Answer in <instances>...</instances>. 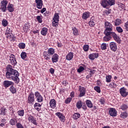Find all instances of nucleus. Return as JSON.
I'll return each instance as SVG.
<instances>
[{
	"label": "nucleus",
	"instance_id": "obj_45",
	"mask_svg": "<svg viewBox=\"0 0 128 128\" xmlns=\"http://www.w3.org/2000/svg\"><path fill=\"white\" fill-rule=\"evenodd\" d=\"M99 102H100L102 105L104 104H106V99L104 98H101L99 100Z\"/></svg>",
	"mask_w": 128,
	"mask_h": 128
},
{
	"label": "nucleus",
	"instance_id": "obj_31",
	"mask_svg": "<svg viewBox=\"0 0 128 128\" xmlns=\"http://www.w3.org/2000/svg\"><path fill=\"white\" fill-rule=\"evenodd\" d=\"M86 71L90 72L89 74L90 76H94V73L96 72V70H94L90 68H87Z\"/></svg>",
	"mask_w": 128,
	"mask_h": 128
},
{
	"label": "nucleus",
	"instance_id": "obj_40",
	"mask_svg": "<svg viewBox=\"0 0 128 128\" xmlns=\"http://www.w3.org/2000/svg\"><path fill=\"white\" fill-rule=\"evenodd\" d=\"M18 114L20 116H24V110H18Z\"/></svg>",
	"mask_w": 128,
	"mask_h": 128
},
{
	"label": "nucleus",
	"instance_id": "obj_9",
	"mask_svg": "<svg viewBox=\"0 0 128 128\" xmlns=\"http://www.w3.org/2000/svg\"><path fill=\"white\" fill-rule=\"evenodd\" d=\"M14 83L12 82V81H10L8 80H5L3 82L2 86L5 88H10L12 86H14Z\"/></svg>",
	"mask_w": 128,
	"mask_h": 128
},
{
	"label": "nucleus",
	"instance_id": "obj_17",
	"mask_svg": "<svg viewBox=\"0 0 128 128\" xmlns=\"http://www.w3.org/2000/svg\"><path fill=\"white\" fill-rule=\"evenodd\" d=\"M52 64L54 62H58V54H54L52 56Z\"/></svg>",
	"mask_w": 128,
	"mask_h": 128
},
{
	"label": "nucleus",
	"instance_id": "obj_60",
	"mask_svg": "<svg viewBox=\"0 0 128 128\" xmlns=\"http://www.w3.org/2000/svg\"><path fill=\"white\" fill-rule=\"evenodd\" d=\"M16 36H12V37H11V40H10L11 42H16Z\"/></svg>",
	"mask_w": 128,
	"mask_h": 128
},
{
	"label": "nucleus",
	"instance_id": "obj_51",
	"mask_svg": "<svg viewBox=\"0 0 128 128\" xmlns=\"http://www.w3.org/2000/svg\"><path fill=\"white\" fill-rule=\"evenodd\" d=\"M94 90H96V92L98 94H100V87L98 86H96L95 87H94Z\"/></svg>",
	"mask_w": 128,
	"mask_h": 128
},
{
	"label": "nucleus",
	"instance_id": "obj_15",
	"mask_svg": "<svg viewBox=\"0 0 128 128\" xmlns=\"http://www.w3.org/2000/svg\"><path fill=\"white\" fill-rule=\"evenodd\" d=\"M35 2L37 8L38 10H42V6H44L42 0H35Z\"/></svg>",
	"mask_w": 128,
	"mask_h": 128
},
{
	"label": "nucleus",
	"instance_id": "obj_5",
	"mask_svg": "<svg viewBox=\"0 0 128 128\" xmlns=\"http://www.w3.org/2000/svg\"><path fill=\"white\" fill-rule=\"evenodd\" d=\"M8 4V2L6 0H1L0 3V10H2V12H6Z\"/></svg>",
	"mask_w": 128,
	"mask_h": 128
},
{
	"label": "nucleus",
	"instance_id": "obj_43",
	"mask_svg": "<svg viewBox=\"0 0 128 128\" xmlns=\"http://www.w3.org/2000/svg\"><path fill=\"white\" fill-rule=\"evenodd\" d=\"M112 75H108L106 76V82H112Z\"/></svg>",
	"mask_w": 128,
	"mask_h": 128
},
{
	"label": "nucleus",
	"instance_id": "obj_47",
	"mask_svg": "<svg viewBox=\"0 0 128 128\" xmlns=\"http://www.w3.org/2000/svg\"><path fill=\"white\" fill-rule=\"evenodd\" d=\"M20 56L22 60H26V52H22L20 54Z\"/></svg>",
	"mask_w": 128,
	"mask_h": 128
},
{
	"label": "nucleus",
	"instance_id": "obj_28",
	"mask_svg": "<svg viewBox=\"0 0 128 128\" xmlns=\"http://www.w3.org/2000/svg\"><path fill=\"white\" fill-rule=\"evenodd\" d=\"M16 122H18V120L15 118H14L10 120L9 124L10 126H16L17 124Z\"/></svg>",
	"mask_w": 128,
	"mask_h": 128
},
{
	"label": "nucleus",
	"instance_id": "obj_32",
	"mask_svg": "<svg viewBox=\"0 0 128 128\" xmlns=\"http://www.w3.org/2000/svg\"><path fill=\"white\" fill-rule=\"evenodd\" d=\"M80 118V114L78 112L74 113L72 116V118L74 120H78Z\"/></svg>",
	"mask_w": 128,
	"mask_h": 128
},
{
	"label": "nucleus",
	"instance_id": "obj_2",
	"mask_svg": "<svg viewBox=\"0 0 128 128\" xmlns=\"http://www.w3.org/2000/svg\"><path fill=\"white\" fill-rule=\"evenodd\" d=\"M104 34L105 35L103 38L104 42H110L112 38H113L116 42H118V36L116 33H107V32H104Z\"/></svg>",
	"mask_w": 128,
	"mask_h": 128
},
{
	"label": "nucleus",
	"instance_id": "obj_59",
	"mask_svg": "<svg viewBox=\"0 0 128 128\" xmlns=\"http://www.w3.org/2000/svg\"><path fill=\"white\" fill-rule=\"evenodd\" d=\"M49 70H50V72L52 74H54V70L53 68H50Z\"/></svg>",
	"mask_w": 128,
	"mask_h": 128
},
{
	"label": "nucleus",
	"instance_id": "obj_7",
	"mask_svg": "<svg viewBox=\"0 0 128 128\" xmlns=\"http://www.w3.org/2000/svg\"><path fill=\"white\" fill-rule=\"evenodd\" d=\"M9 62H10V64L13 66H16L18 64L16 56L14 54H11L10 56Z\"/></svg>",
	"mask_w": 128,
	"mask_h": 128
},
{
	"label": "nucleus",
	"instance_id": "obj_11",
	"mask_svg": "<svg viewBox=\"0 0 128 128\" xmlns=\"http://www.w3.org/2000/svg\"><path fill=\"white\" fill-rule=\"evenodd\" d=\"M55 114L58 116L60 120L62 122H66V116H64L62 113L60 112H57Z\"/></svg>",
	"mask_w": 128,
	"mask_h": 128
},
{
	"label": "nucleus",
	"instance_id": "obj_42",
	"mask_svg": "<svg viewBox=\"0 0 128 128\" xmlns=\"http://www.w3.org/2000/svg\"><path fill=\"white\" fill-rule=\"evenodd\" d=\"M12 32V29L8 27H7L5 34H10Z\"/></svg>",
	"mask_w": 128,
	"mask_h": 128
},
{
	"label": "nucleus",
	"instance_id": "obj_16",
	"mask_svg": "<svg viewBox=\"0 0 128 128\" xmlns=\"http://www.w3.org/2000/svg\"><path fill=\"white\" fill-rule=\"evenodd\" d=\"M28 120L29 122H31V124H33L35 126H37L38 123L36 122V120L34 118V116H32V115L30 116L28 118Z\"/></svg>",
	"mask_w": 128,
	"mask_h": 128
},
{
	"label": "nucleus",
	"instance_id": "obj_50",
	"mask_svg": "<svg viewBox=\"0 0 128 128\" xmlns=\"http://www.w3.org/2000/svg\"><path fill=\"white\" fill-rule=\"evenodd\" d=\"M101 50H106V43H102L100 46Z\"/></svg>",
	"mask_w": 128,
	"mask_h": 128
},
{
	"label": "nucleus",
	"instance_id": "obj_24",
	"mask_svg": "<svg viewBox=\"0 0 128 128\" xmlns=\"http://www.w3.org/2000/svg\"><path fill=\"white\" fill-rule=\"evenodd\" d=\"M118 8L121 12H126V5L122 4V3H118Z\"/></svg>",
	"mask_w": 128,
	"mask_h": 128
},
{
	"label": "nucleus",
	"instance_id": "obj_64",
	"mask_svg": "<svg viewBox=\"0 0 128 128\" xmlns=\"http://www.w3.org/2000/svg\"><path fill=\"white\" fill-rule=\"evenodd\" d=\"M65 90H64V88H62L60 89V94H64V92Z\"/></svg>",
	"mask_w": 128,
	"mask_h": 128
},
{
	"label": "nucleus",
	"instance_id": "obj_1",
	"mask_svg": "<svg viewBox=\"0 0 128 128\" xmlns=\"http://www.w3.org/2000/svg\"><path fill=\"white\" fill-rule=\"evenodd\" d=\"M6 70L7 72L6 74V76L8 80H12L14 82L15 84H18L20 82V73L18 70L12 68V66L8 64L6 66Z\"/></svg>",
	"mask_w": 128,
	"mask_h": 128
},
{
	"label": "nucleus",
	"instance_id": "obj_4",
	"mask_svg": "<svg viewBox=\"0 0 128 128\" xmlns=\"http://www.w3.org/2000/svg\"><path fill=\"white\" fill-rule=\"evenodd\" d=\"M104 32H106L108 34L109 32L111 34H116V32H112L114 30V26L110 22L108 21H106L104 22Z\"/></svg>",
	"mask_w": 128,
	"mask_h": 128
},
{
	"label": "nucleus",
	"instance_id": "obj_38",
	"mask_svg": "<svg viewBox=\"0 0 128 128\" xmlns=\"http://www.w3.org/2000/svg\"><path fill=\"white\" fill-rule=\"evenodd\" d=\"M120 108L122 110H126L128 108V104H122L120 106Z\"/></svg>",
	"mask_w": 128,
	"mask_h": 128
},
{
	"label": "nucleus",
	"instance_id": "obj_13",
	"mask_svg": "<svg viewBox=\"0 0 128 128\" xmlns=\"http://www.w3.org/2000/svg\"><path fill=\"white\" fill-rule=\"evenodd\" d=\"M78 91L80 92L79 94V96L80 98H82V96H84V94H86V88L84 87L80 86L78 88Z\"/></svg>",
	"mask_w": 128,
	"mask_h": 128
},
{
	"label": "nucleus",
	"instance_id": "obj_35",
	"mask_svg": "<svg viewBox=\"0 0 128 128\" xmlns=\"http://www.w3.org/2000/svg\"><path fill=\"white\" fill-rule=\"evenodd\" d=\"M72 34L74 36H78V30L76 27H74L72 28Z\"/></svg>",
	"mask_w": 128,
	"mask_h": 128
},
{
	"label": "nucleus",
	"instance_id": "obj_39",
	"mask_svg": "<svg viewBox=\"0 0 128 128\" xmlns=\"http://www.w3.org/2000/svg\"><path fill=\"white\" fill-rule=\"evenodd\" d=\"M120 118H128V113L126 112H122L120 115Z\"/></svg>",
	"mask_w": 128,
	"mask_h": 128
},
{
	"label": "nucleus",
	"instance_id": "obj_33",
	"mask_svg": "<svg viewBox=\"0 0 128 128\" xmlns=\"http://www.w3.org/2000/svg\"><path fill=\"white\" fill-rule=\"evenodd\" d=\"M9 90L10 92H12V94H16V88H14V85H12L10 88Z\"/></svg>",
	"mask_w": 128,
	"mask_h": 128
},
{
	"label": "nucleus",
	"instance_id": "obj_23",
	"mask_svg": "<svg viewBox=\"0 0 128 128\" xmlns=\"http://www.w3.org/2000/svg\"><path fill=\"white\" fill-rule=\"evenodd\" d=\"M6 9L10 12H13L14 11V4H9L6 7Z\"/></svg>",
	"mask_w": 128,
	"mask_h": 128
},
{
	"label": "nucleus",
	"instance_id": "obj_54",
	"mask_svg": "<svg viewBox=\"0 0 128 128\" xmlns=\"http://www.w3.org/2000/svg\"><path fill=\"white\" fill-rule=\"evenodd\" d=\"M90 46H88V44L84 45L83 46V50L84 52H88V50Z\"/></svg>",
	"mask_w": 128,
	"mask_h": 128
},
{
	"label": "nucleus",
	"instance_id": "obj_63",
	"mask_svg": "<svg viewBox=\"0 0 128 128\" xmlns=\"http://www.w3.org/2000/svg\"><path fill=\"white\" fill-rule=\"evenodd\" d=\"M46 8H42L40 10L41 14H44V12H46Z\"/></svg>",
	"mask_w": 128,
	"mask_h": 128
},
{
	"label": "nucleus",
	"instance_id": "obj_58",
	"mask_svg": "<svg viewBox=\"0 0 128 128\" xmlns=\"http://www.w3.org/2000/svg\"><path fill=\"white\" fill-rule=\"evenodd\" d=\"M34 107H36V108H42V105L38 103V102H36L35 103V104H34Z\"/></svg>",
	"mask_w": 128,
	"mask_h": 128
},
{
	"label": "nucleus",
	"instance_id": "obj_55",
	"mask_svg": "<svg viewBox=\"0 0 128 128\" xmlns=\"http://www.w3.org/2000/svg\"><path fill=\"white\" fill-rule=\"evenodd\" d=\"M88 24L92 28V26H94V22L90 19V20L88 22Z\"/></svg>",
	"mask_w": 128,
	"mask_h": 128
},
{
	"label": "nucleus",
	"instance_id": "obj_18",
	"mask_svg": "<svg viewBox=\"0 0 128 128\" xmlns=\"http://www.w3.org/2000/svg\"><path fill=\"white\" fill-rule=\"evenodd\" d=\"M98 58V53L94 52L88 56V58L91 60H94V58Z\"/></svg>",
	"mask_w": 128,
	"mask_h": 128
},
{
	"label": "nucleus",
	"instance_id": "obj_41",
	"mask_svg": "<svg viewBox=\"0 0 128 128\" xmlns=\"http://www.w3.org/2000/svg\"><path fill=\"white\" fill-rule=\"evenodd\" d=\"M2 26L4 27L7 26L8 24V22L6 19H3L2 21Z\"/></svg>",
	"mask_w": 128,
	"mask_h": 128
},
{
	"label": "nucleus",
	"instance_id": "obj_52",
	"mask_svg": "<svg viewBox=\"0 0 128 128\" xmlns=\"http://www.w3.org/2000/svg\"><path fill=\"white\" fill-rule=\"evenodd\" d=\"M72 98L71 97L67 98L65 100V104H68L70 103V102H72Z\"/></svg>",
	"mask_w": 128,
	"mask_h": 128
},
{
	"label": "nucleus",
	"instance_id": "obj_26",
	"mask_svg": "<svg viewBox=\"0 0 128 128\" xmlns=\"http://www.w3.org/2000/svg\"><path fill=\"white\" fill-rule=\"evenodd\" d=\"M74 58V53L70 52L66 56V58L67 60H72Z\"/></svg>",
	"mask_w": 128,
	"mask_h": 128
},
{
	"label": "nucleus",
	"instance_id": "obj_20",
	"mask_svg": "<svg viewBox=\"0 0 128 128\" xmlns=\"http://www.w3.org/2000/svg\"><path fill=\"white\" fill-rule=\"evenodd\" d=\"M50 104L52 108H56V101L54 99H52L50 102Z\"/></svg>",
	"mask_w": 128,
	"mask_h": 128
},
{
	"label": "nucleus",
	"instance_id": "obj_25",
	"mask_svg": "<svg viewBox=\"0 0 128 128\" xmlns=\"http://www.w3.org/2000/svg\"><path fill=\"white\" fill-rule=\"evenodd\" d=\"M48 30L46 28H42V30L40 31V34L42 36H46V34H48Z\"/></svg>",
	"mask_w": 128,
	"mask_h": 128
},
{
	"label": "nucleus",
	"instance_id": "obj_48",
	"mask_svg": "<svg viewBox=\"0 0 128 128\" xmlns=\"http://www.w3.org/2000/svg\"><path fill=\"white\" fill-rule=\"evenodd\" d=\"M18 46L20 48L24 49L26 48V44L24 42L20 43L18 45Z\"/></svg>",
	"mask_w": 128,
	"mask_h": 128
},
{
	"label": "nucleus",
	"instance_id": "obj_21",
	"mask_svg": "<svg viewBox=\"0 0 128 128\" xmlns=\"http://www.w3.org/2000/svg\"><path fill=\"white\" fill-rule=\"evenodd\" d=\"M82 66H80L79 68L77 70L78 72L80 74V72H82L86 68V66L82 64H80Z\"/></svg>",
	"mask_w": 128,
	"mask_h": 128
},
{
	"label": "nucleus",
	"instance_id": "obj_30",
	"mask_svg": "<svg viewBox=\"0 0 128 128\" xmlns=\"http://www.w3.org/2000/svg\"><path fill=\"white\" fill-rule=\"evenodd\" d=\"M83 104L84 103L82 102V100L78 101L76 104V106L77 108H78V110H80V108H82V106Z\"/></svg>",
	"mask_w": 128,
	"mask_h": 128
},
{
	"label": "nucleus",
	"instance_id": "obj_29",
	"mask_svg": "<svg viewBox=\"0 0 128 128\" xmlns=\"http://www.w3.org/2000/svg\"><path fill=\"white\" fill-rule=\"evenodd\" d=\"M122 20L120 18H116L114 22V26H118L122 24Z\"/></svg>",
	"mask_w": 128,
	"mask_h": 128
},
{
	"label": "nucleus",
	"instance_id": "obj_53",
	"mask_svg": "<svg viewBox=\"0 0 128 128\" xmlns=\"http://www.w3.org/2000/svg\"><path fill=\"white\" fill-rule=\"evenodd\" d=\"M36 20L39 24H42V19L40 16H37Z\"/></svg>",
	"mask_w": 128,
	"mask_h": 128
},
{
	"label": "nucleus",
	"instance_id": "obj_61",
	"mask_svg": "<svg viewBox=\"0 0 128 128\" xmlns=\"http://www.w3.org/2000/svg\"><path fill=\"white\" fill-rule=\"evenodd\" d=\"M57 46H58V48H62V42H57Z\"/></svg>",
	"mask_w": 128,
	"mask_h": 128
},
{
	"label": "nucleus",
	"instance_id": "obj_56",
	"mask_svg": "<svg viewBox=\"0 0 128 128\" xmlns=\"http://www.w3.org/2000/svg\"><path fill=\"white\" fill-rule=\"evenodd\" d=\"M16 126L17 128H24V126L20 124V122H17L16 124Z\"/></svg>",
	"mask_w": 128,
	"mask_h": 128
},
{
	"label": "nucleus",
	"instance_id": "obj_44",
	"mask_svg": "<svg viewBox=\"0 0 128 128\" xmlns=\"http://www.w3.org/2000/svg\"><path fill=\"white\" fill-rule=\"evenodd\" d=\"M116 30L118 32L119 34H122L124 32V30H122V28L120 26H116Z\"/></svg>",
	"mask_w": 128,
	"mask_h": 128
},
{
	"label": "nucleus",
	"instance_id": "obj_27",
	"mask_svg": "<svg viewBox=\"0 0 128 128\" xmlns=\"http://www.w3.org/2000/svg\"><path fill=\"white\" fill-rule=\"evenodd\" d=\"M86 104L88 108H92L94 106V104L90 100H86Z\"/></svg>",
	"mask_w": 128,
	"mask_h": 128
},
{
	"label": "nucleus",
	"instance_id": "obj_3",
	"mask_svg": "<svg viewBox=\"0 0 128 128\" xmlns=\"http://www.w3.org/2000/svg\"><path fill=\"white\" fill-rule=\"evenodd\" d=\"M54 48H49L48 52L44 51L43 52V56L44 60L48 62L50 60V56H54Z\"/></svg>",
	"mask_w": 128,
	"mask_h": 128
},
{
	"label": "nucleus",
	"instance_id": "obj_62",
	"mask_svg": "<svg viewBox=\"0 0 128 128\" xmlns=\"http://www.w3.org/2000/svg\"><path fill=\"white\" fill-rule=\"evenodd\" d=\"M62 84H63V86H66V84H68V81L66 80L62 81Z\"/></svg>",
	"mask_w": 128,
	"mask_h": 128
},
{
	"label": "nucleus",
	"instance_id": "obj_8",
	"mask_svg": "<svg viewBox=\"0 0 128 128\" xmlns=\"http://www.w3.org/2000/svg\"><path fill=\"white\" fill-rule=\"evenodd\" d=\"M34 96L38 102H44V97L42 96V94H40V92H34Z\"/></svg>",
	"mask_w": 128,
	"mask_h": 128
},
{
	"label": "nucleus",
	"instance_id": "obj_19",
	"mask_svg": "<svg viewBox=\"0 0 128 128\" xmlns=\"http://www.w3.org/2000/svg\"><path fill=\"white\" fill-rule=\"evenodd\" d=\"M100 4L102 8H106L108 7V0H101L100 1Z\"/></svg>",
	"mask_w": 128,
	"mask_h": 128
},
{
	"label": "nucleus",
	"instance_id": "obj_6",
	"mask_svg": "<svg viewBox=\"0 0 128 128\" xmlns=\"http://www.w3.org/2000/svg\"><path fill=\"white\" fill-rule=\"evenodd\" d=\"M28 104H32L34 102V92H31L28 96L27 100Z\"/></svg>",
	"mask_w": 128,
	"mask_h": 128
},
{
	"label": "nucleus",
	"instance_id": "obj_57",
	"mask_svg": "<svg viewBox=\"0 0 128 128\" xmlns=\"http://www.w3.org/2000/svg\"><path fill=\"white\" fill-rule=\"evenodd\" d=\"M81 108H82L84 110H86V109L88 108L86 107V104L83 103Z\"/></svg>",
	"mask_w": 128,
	"mask_h": 128
},
{
	"label": "nucleus",
	"instance_id": "obj_49",
	"mask_svg": "<svg viewBox=\"0 0 128 128\" xmlns=\"http://www.w3.org/2000/svg\"><path fill=\"white\" fill-rule=\"evenodd\" d=\"M28 28H29L28 24H25L23 27V30L24 32H28Z\"/></svg>",
	"mask_w": 128,
	"mask_h": 128
},
{
	"label": "nucleus",
	"instance_id": "obj_46",
	"mask_svg": "<svg viewBox=\"0 0 128 128\" xmlns=\"http://www.w3.org/2000/svg\"><path fill=\"white\" fill-rule=\"evenodd\" d=\"M52 26H54V28H58V22L54 20L52 22Z\"/></svg>",
	"mask_w": 128,
	"mask_h": 128
},
{
	"label": "nucleus",
	"instance_id": "obj_14",
	"mask_svg": "<svg viewBox=\"0 0 128 128\" xmlns=\"http://www.w3.org/2000/svg\"><path fill=\"white\" fill-rule=\"evenodd\" d=\"M110 48L112 52H116L118 50V46L116 43L114 42H110Z\"/></svg>",
	"mask_w": 128,
	"mask_h": 128
},
{
	"label": "nucleus",
	"instance_id": "obj_36",
	"mask_svg": "<svg viewBox=\"0 0 128 128\" xmlns=\"http://www.w3.org/2000/svg\"><path fill=\"white\" fill-rule=\"evenodd\" d=\"M108 2V5L109 6H114L116 4V0H107Z\"/></svg>",
	"mask_w": 128,
	"mask_h": 128
},
{
	"label": "nucleus",
	"instance_id": "obj_37",
	"mask_svg": "<svg viewBox=\"0 0 128 128\" xmlns=\"http://www.w3.org/2000/svg\"><path fill=\"white\" fill-rule=\"evenodd\" d=\"M6 109L4 108H2L1 110H0V116H6Z\"/></svg>",
	"mask_w": 128,
	"mask_h": 128
},
{
	"label": "nucleus",
	"instance_id": "obj_22",
	"mask_svg": "<svg viewBox=\"0 0 128 128\" xmlns=\"http://www.w3.org/2000/svg\"><path fill=\"white\" fill-rule=\"evenodd\" d=\"M90 16V13L88 12H84L82 14V18L86 20V19L88 18Z\"/></svg>",
	"mask_w": 128,
	"mask_h": 128
},
{
	"label": "nucleus",
	"instance_id": "obj_34",
	"mask_svg": "<svg viewBox=\"0 0 128 128\" xmlns=\"http://www.w3.org/2000/svg\"><path fill=\"white\" fill-rule=\"evenodd\" d=\"M53 20L60 22V16H58V13H55L54 17L53 18Z\"/></svg>",
	"mask_w": 128,
	"mask_h": 128
},
{
	"label": "nucleus",
	"instance_id": "obj_12",
	"mask_svg": "<svg viewBox=\"0 0 128 128\" xmlns=\"http://www.w3.org/2000/svg\"><path fill=\"white\" fill-rule=\"evenodd\" d=\"M118 112L114 108H110L108 114L110 116H116Z\"/></svg>",
	"mask_w": 128,
	"mask_h": 128
},
{
	"label": "nucleus",
	"instance_id": "obj_10",
	"mask_svg": "<svg viewBox=\"0 0 128 128\" xmlns=\"http://www.w3.org/2000/svg\"><path fill=\"white\" fill-rule=\"evenodd\" d=\"M120 93L123 98H126L128 96V92H126V88H124V87H122L120 89Z\"/></svg>",
	"mask_w": 128,
	"mask_h": 128
}]
</instances>
